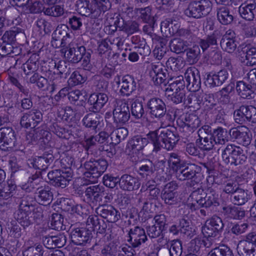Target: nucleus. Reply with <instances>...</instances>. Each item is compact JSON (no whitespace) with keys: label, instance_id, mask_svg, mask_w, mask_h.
<instances>
[{"label":"nucleus","instance_id":"nucleus-1","mask_svg":"<svg viewBox=\"0 0 256 256\" xmlns=\"http://www.w3.org/2000/svg\"><path fill=\"white\" fill-rule=\"evenodd\" d=\"M108 0H77L76 10L82 16L96 19L101 18L110 8Z\"/></svg>","mask_w":256,"mask_h":256},{"label":"nucleus","instance_id":"nucleus-2","mask_svg":"<svg viewBox=\"0 0 256 256\" xmlns=\"http://www.w3.org/2000/svg\"><path fill=\"white\" fill-rule=\"evenodd\" d=\"M148 136L152 142L156 150H159L160 147L167 150H172L178 140L176 132L165 128L151 132L148 134Z\"/></svg>","mask_w":256,"mask_h":256},{"label":"nucleus","instance_id":"nucleus-3","mask_svg":"<svg viewBox=\"0 0 256 256\" xmlns=\"http://www.w3.org/2000/svg\"><path fill=\"white\" fill-rule=\"evenodd\" d=\"M88 225H92L94 230H97V236L94 246H102L105 240H112L114 236L112 235V230L107 228V224L104 220L98 218V216H90L86 221Z\"/></svg>","mask_w":256,"mask_h":256},{"label":"nucleus","instance_id":"nucleus-4","mask_svg":"<svg viewBox=\"0 0 256 256\" xmlns=\"http://www.w3.org/2000/svg\"><path fill=\"white\" fill-rule=\"evenodd\" d=\"M148 112L152 118L161 120L164 118L169 122H172L174 116H172L166 112V105L164 102L158 98H152L148 100L146 102Z\"/></svg>","mask_w":256,"mask_h":256},{"label":"nucleus","instance_id":"nucleus-5","mask_svg":"<svg viewBox=\"0 0 256 256\" xmlns=\"http://www.w3.org/2000/svg\"><path fill=\"white\" fill-rule=\"evenodd\" d=\"M84 168L86 171L84 172L86 182L83 185L95 183L98 178L106 170L108 166V161H86Z\"/></svg>","mask_w":256,"mask_h":256},{"label":"nucleus","instance_id":"nucleus-6","mask_svg":"<svg viewBox=\"0 0 256 256\" xmlns=\"http://www.w3.org/2000/svg\"><path fill=\"white\" fill-rule=\"evenodd\" d=\"M212 3L210 0H193L184 10V14L194 18L207 16L211 11Z\"/></svg>","mask_w":256,"mask_h":256},{"label":"nucleus","instance_id":"nucleus-7","mask_svg":"<svg viewBox=\"0 0 256 256\" xmlns=\"http://www.w3.org/2000/svg\"><path fill=\"white\" fill-rule=\"evenodd\" d=\"M148 70L149 75L155 85L163 84L166 86V83L169 82L168 70L162 63H150L148 66Z\"/></svg>","mask_w":256,"mask_h":256},{"label":"nucleus","instance_id":"nucleus-8","mask_svg":"<svg viewBox=\"0 0 256 256\" xmlns=\"http://www.w3.org/2000/svg\"><path fill=\"white\" fill-rule=\"evenodd\" d=\"M73 172L70 170L68 172L56 170L50 172L48 178L50 183L56 187L66 188L72 180Z\"/></svg>","mask_w":256,"mask_h":256},{"label":"nucleus","instance_id":"nucleus-9","mask_svg":"<svg viewBox=\"0 0 256 256\" xmlns=\"http://www.w3.org/2000/svg\"><path fill=\"white\" fill-rule=\"evenodd\" d=\"M234 116L236 123L242 124L246 121L256 123V108L242 104L234 112Z\"/></svg>","mask_w":256,"mask_h":256},{"label":"nucleus","instance_id":"nucleus-10","mask_svg":"<svg viewBox=\"0 0 256 256\" xmlns=\"http://www.w3.org/2000/svg\"><path fill=\"white\" fill-rule=\"evenodd\" d=\"M168 162L174 171H180L178 178L181 180L194 178L196 176V174L200 170V168L196 164H190L184 168L182 169L183 166L180 164V161H168Z\"/></svg>","mask_w":256,"mask_h":256},{"label":"nucleus","instance_id":"nucleus-11","mask_svg":"<svg viewBox=\"0 0 256 256\" xmlns=\"http://www.w3.org/2000/svg\"><path fill=\"white\" fill-rule=\"evenodd\" d=\"M230 139L240 144L248 146L250 144L252 136L248 128L244 126L232 128L228 132Z\"/></svg>","mask_w":256,"mask_h":256},{"label":"nucleus","instance_id":"nucleus-12","mask_svg":"<svg viewBox=\"0 0 256 256\" xmlns=\"http://www.w3.org/2000/svg\"><path fill=\"white\" fill-rule=\"evenodd\" d=\"M16 142L14 131L12 128H0V149L6 151L13 148Z\"/></svg>","mask_w":256,"mask_h":256},{"label":"nucleus","instance_id":"nucleus-13","mask_svg":"<svg viewBox=\"0 0 256 256\" xmlns=\"http://www.w3.org/2000/svg\"><path fill=\"white\" fill-rule=\"evenodd\" d=\"M147 240V235L144 228L139 226H135L130 228L126 239L127 242L130 244L139 248Z\"/></svg>","mask_w":256,"mask_h":256},{"label":"nucleus","instance_id":"nucleus-14","mask_svg":"<svg viewBox=\"0 0 256 256\" xmlns=\"http://www.w3.org/2000/svg\"><path fill=\"white\" fill-rule=\"evenodd\" d=\"M187 88L191 92L198 91L200 88L201 80L199 71L194 67L188 68L184 73Z\"/></svg>","mask_w":256,"mask_h":256},{"label":"nucleus","instance_id":"nucleus-15","mask_svg":"<svg viewBox=\"0 0 256 256\" xmlns=\"http://www.w3.org/2000/svg\"><path fill=\"white\" fill-rule=\"evenodd\" d=\"M130 112L128 103L119 101L113 110V118L116 124H124L130 119Z\"/></svg>","mask_w":256,"mask_h":256},{"label":"nucleus","instance_id":"nucleus-16","mask_svg":"<svg viewBox=\"0 0 256 256\" xmlns=\"http://www.w3.org/2000/svg\"><path fill=\"white\" fill-rule=\"evenodd\" d=\"M92 237V231L86 228H74L70 232L71 241L76 245H82Z\"/></svg>","mask_w":256,"mask_h":256},{"label":"nucleus","instance_id":"nucleus-17","mask_svg":"<svg viewBox=\"0 0 256 256\" xmlns=\"http://www.w3.org/2000/svg\"><path fill=\"white\" fill-rule=\"evenodd\" d=\"M118 84L120 87V92L122 96H130L138 88L136 79L134 76L128 74L124 76Z\"/></svg>","mask_w":256,"mask_h":256},{"label":"nucleus","instance_id":"nucleus-18","mask_svg":"<svg viewBox=\"0 0 256 256\" xmlns=\"http://www.w3.org/2000/svg\"><path fill=\"white\" fill-rule=\"evenodd\" d=\"M96 212L109 222H116L120 218L118 211L110 205L100 206L96 208Z\"/></svg>","mask_w":256,"mask_h":256},{"label":"nucleus","instance_id":"nucleus-19","mask_svg":"<svg viewBox=\"0 0 256 256\" xmlns=\"http://www.w3.org/2000/svg\"><path fill=\"white\" fill-rule=\"evenodd\" d=\"M108 100L106 93H94L90 95L88 99V103L90 106V110L96 113L100 112Z\"/></svg>","mask_w":256,"mask_h":256},{"label":"nucleus","instance_id":"nucleus-20","mask_svg":"<svg viewBox=\"0 0 256 256\" xmlns=\"http://www.w3.org/2000/svg\"><path fill=\"white\" fill-rule=\"evenodd\" d=\"M228 73L226 70L223 69L211 74H208L206 78V84L210 87L220 86L228 79Z\"/></svg>","mask_w":256,"mask_h":256},{"label":"nucleus","instance_id":"nucleus-21","mask_svg":"<svg viewBox=\"0 0 256 256\" xmlns=\"http://www.w3.org/2000/svg\"><path fill=\"white\" fill-rule=\"evenodd\" d=\"M120 188L126 191H132L138 190L140 186V182L138 178L130 175L123 174L119 180Z\"/></svg>","mask_w":256,"mask_h":256},{"label":"nucleus","instance_id":"nucleus-22","mask_svg":"<svg viewBox=\"0 0 256 256\" xmlns=\"http://www.w3.org/2000/svg\"><path fill=\"white\" fill-rule=\"evenodd\" d=\"M16 218L24 229L28 228L33 224L31 216L29 214V205L22 204L20 205L16 214Z\"/></svg>","mask_w":256,"mask_h":256},{"label":"nucleus","instance_id":"nucleus-23","mask_svg":"<svg viewBox=\"0 0 256 256\" xmlns=\"http://www.w3.org/2000/svg\"><path fill=\"white\" fill-rule=\"evenodd\" d=\"M62 50V52L64 53V56L69 62L72 63H78L82 58V54H84L85 47L84 46H78L76 47L66 48V49Z\"/></svg>","mask_w":256,"mask_h":256},{"label":"nucleus","instance_id":"nucleus-24","mask_svg":"<svg viewBox=\"0 0 256 256\" xmlns=\"http://www.w3.org/2000/svg\"><path fill=\"white\" fill-rule=\"evenodd\" d=\"M182 126L190 132H194L200 125V118L194 114H186L182 117Z\"/></svg>","mask_w":256,"mask_h":256},{"label":"nucleus","instance_id":"nucleus-25","mask_svg":"<svg viewBox=\"0 0 256 256\" xmlns=\"http://www.w3.org/2000/svg\"><path fill=\"white\" fill-rule=\"evenodd\" d=\"M222 212L227 218L241 220L246 216V211L241 208L232 206H224Z\"/></svg>","mask_w":256,"mask_h":256},{"label":"nucleus","instance_id":"nucleus-26","mask_svg":"<svg viewBox=\"0 0 256 256\" xmlns=\"http://www.w3.org/2000/svg\"><path fill=\"white\" fill-rule=\"evenodd\" d=\"M44 182L42 178L38 174H33L28 178L26 184L22 186V188L28 192H30L36 190L38 191L40 188L44 186Z\"/></svg>","mask_w":256,"mask_h":256},{"label":"nucleus","instance_id":"nucleus-27","mask_svg":"<svg viewBox=\"0 0 256 256\" xmlns=\"http://www.w3.org/2000/svg\"><path fill=\"white\" fill-rule=\"evenodd\" d=\"M36 201L42 205H46L51 202L53 198V194L51 188L48 186L44 185L40 190L36 192Z\"/></svg>","mask_w":256,"mask_h":256},{"label":"nucleus","instance_id":"nucleus-28","mask_svg":"<svg viewBox=\"0 0 256 256\" xmlns=\"http://www.w3.org/2000/svg\"><path fill=\"white\" fill-rule=\"evenodd\" d=\"M238 11L242 18L252 21L254 19L256 13V3L242 4L239 7Z\"/></svg>","mask_w":256,"mask_h":256},{"label":"nucleus","instance_id":"nucleus-29","mask_svg":"<svg viewBox=\"0 0 256 256\" xmlns=\"http://www.w3.org/2000/svg\"><path fill=\"white\" fill-rule=\"evenodd\" d=\"M16 184L14 180L10 178L6 182L0 184V198L7 200L14 194Z\"/></svg>","mask_w":256,"mask_h":256},{"label":"nucleus","instance_id":"nucleus-30","mask_svg":"<svg viewBox=\"0 0 256 256\" xmlns=\"http://www.w3.org/2000/svg\"><path fill=\"white\" fill-rule=\"evenodd\" d=\"M205 194L206 192L202 188H198L192 192L189 198V200L192 202L188 204L192 210H196L202 207L204 200Z\"/></svg>","mask_w":256,"mask_h":256},{"label":"nucleus","instance_id":"nucleus-31","mask_svg":"<svg viewBox=\"0 0 256 256\" xmlns=\"http://www.w3.org/2000/svg\"><path fill=\"white\" fill-rule=\"evenodd\" d=\"M102 194H104V186L100 185L90 186L85 190V195L90 200L102 202Z\"/></svg>","mask_w":256,"mask_h":256},{"label":"nucleus","instance_id":"nucleus-32","mask_svg":"<svg viewBox=\"0 0 256 256\" xmlns=\"http://www.w3.org/2000/svg\"><path fill=\"white\" fill-rule=\"evenodd\" d=\"M250 199V195L247 190L238 188L233 194H231L230 200L235 205L242 206Z\"/></svg>","mask_w":256,"mask_h":256},{"label":"nucleus","instance_id":"nucleus-33","mask_svg":"<svg viewBox=\"0 0 256 256\" xmlns=\"http://www.w3.org/2000/svg\"><path fill=\"white\" fill-rule=\"evenodd\" d=\"M236 88L238 96L243 98L250 99L254 97V94L251 85L244 81L238 82Z\"/></svg>","mask_w":256,"mask_h":256},{"label":"nucleus","instance_id":"nucleus-34","mask_svg":"<svg viewBox=\"0 0 256 256\" xmlns=\"http://www.w3.org/2000/svg\"><path fill=\"white\" fill-rule=\"evenodd\" d=\"M216 16L220 22L224 25L230 24L234 20V16L230 14L229 8L226 6L218 8Z\"/></svg>","mask_w":256,"mask_h":256},{"label":"nucleus","instance_id":"nucleus-35","mask_svg":"<svg viewBox=\"0 0 256 256\" xmlns=\"http://www.w3.org/2000/svg\"><path fill=\"white\" fill-rule=\"evenodd\" d=\"M217 46V38L214 34L207 36L200 39L198 41V46L201 48L203 52L208 50V48H214Z\"/></svg>","mask_w":256,"mask_h":256},{"label":"nucleus","instance_id":"nucleus-36","mask_svg":"<svg viewBox=\"0 0 256 256\" xmlns=\"http://www.w3.org/2000/svg\"><path fill=\"white\" fill-rule=\"evenodd\" d=\"M180 26V23L176 20L171 19H167L161 23V30L165 32H168L169 34L172 36L178 33V30Z\"/></svg>","mask_w":256,"mask_h":256},{"label":"nucleus","instance_id":"nucleus-37","mask_svg":"<svg viewBox=\"0 0 256 256\" xmlns=\"http://www.w3.org/2000/svg\"><path fill=\"white\" fill-rule=\"evenodd\" d=\"M147 137L148 136H147ZM148 138H143L141 136H136L132 137L128 142V146L134 150L139 151L144 148L148 142Z\"/></svg>","mask_w":256,"mask_h":256},{"label":"nucleus","instance_id":"nucleus-38","mask_svg":"<svg viewBox=\"0 0 256 256\" xmlns=\"http://www.w3.org/2000/svg\"><path fill=\"white\" fill-rule=\"evenodd\" d=\"M82 122L86 127L95 130L100 122V116L94 112L87 114L84 116Z\"/></svg>","mask_w":256,"mask_h":256},{"label":"nucleus","instance_id":"nucleus-39","mask_svg":"<svg viewBox=\"0 0 256 256\" xmlns=\"http://www.w3.org/2000/svg\"><path fill=\"white\" fill-rule=\"evenodd\" d=\"M212 136L216 144H224L228 141L229 137L227 130L221 127L214 129Z\"/></svg>","mask_w":256,"mask_h":256},{"label":"nucleus","instance_id":"nucleus-40","mask_svg":"<svg viewBox=\"0 0 256 256\" xmlns=\"http://www.w3.org/2000/svg\"><path fill=\"white\" fill-rule=\"evenodd\" d=\"M208 256H234L232 250L226 245L222 244L210 250Z\"/></svg>","mask_w":256,"mask_h":256},{"label":"nucleus","instance_id":"nucleus-41","mask_svg":"<svg viewBox=\"0 0 256 256\" xmlns=\"http://www.w3.org/2000/svg\"><path fill=\"white\" fill-rule=\"evenodd\" d=\"M97 140L98 146L102 145V149L100 148L99 149L102 150L108 151V148L107 147L110 145L113 146V142L111 136L105 132H101L98 134L96 135Z\"/></svg>","mask_w":256,"mask_h":256},{"label":"nucleus","instance_id":"nucleus-42","mask_svg":"<svg viewBox=\"0 0 256 256\" xmlns=\"http://www.w3.org/2000/svg\"><path fill=\"white\" fill-rule=\"evenodd\" d=\"M188 46V42L180 38H174L170 42V50L176 54L185 51L187 49Z\"/></svg>","mask_w":256,"mask_h":256},{"label":"nucleus","instance_id":"nucleus-43","mask_svg":"<svg viewBox=\"0 0 256 256\" xmlns=\"http://www.w3.org/2000/svg\"><path fill=\"white\" fill-rule=\"evenodd\" d=\"M242 53L244 55L246 64L252 66L256 64V48L245 47L243 48Z\"/></svg>","mask_w":256,"mask_h":256},{"label":"nucleus","instance_id":"nucleus-44","mask_svg":"<svg viewBox=\"0 0 256 256\" xmlns=\"http://www.w3.org/2000/svg\"><path fill=\"white\" fill-rule=\"evenodd\" d=\"M120 19L118 18L110 17L107 18L104 22V31L108 34H113L120 26Z\"/></svg>","mask_w":256,"mask_h":256},{"label":"nucleus","instance_id":"nucleus-45","mask_svg":"<svg viewBox=\"0 0 256 256\" xmlns=\"http://www.w3.org/2000/svg\"><path fill=\"white\" fill-rule=\"evenodd\" d=\"M128 135V130L124 127L114 130L110 134L113 146L118 144L122 140H124Z\"/></svg>","mask_w":256,"mask_h":256},{"label":"nucleus","instance_id":"nucleus-46","mask_svg":"<svg viewBox=\"0 0 256 256\" xmlns=\"http://www.w3.org/2000/svg\"><path fill=\"white\" fill-rule=\"evenodd\" d=\"M237 250L240 256H256V246L238 242Z\"/></svg>","mask_w":256,"mask_h":256},{"label":"nucleus","instance_id":"nucleus-47","mask_svg":"<svg viewBox=\"0 0 256 256\" xmlns=\"http://www.w3.org/2000/svg\"><path fill=\"white\" fill-rule=\"evenodd\" d=\"M140 12L139 18H140L144 22L154 26L155 20L152 12L151 8L147 6L144 8H140Z\"/></svg>","mask_w":256,"mask_h":256},{"label":"nucleus","instance_id":"nucleus-48","mask_svg":"<svg viewBox=\"0 0 256 256\" xmlns=\"http://www.w3.org/2000/svg\"><path fill=\"white\" fill-rule=\"evenodd\" d=\"M218 194L210 190L208 192H206L202 207L208 208L212 206H218Z\"/></svg>","mask_w":256,"mask_h":256},{"label":"nucleus","instance_id":"nucleus-49","mask_svg":"<svg viewBox=\"0 0 256 256\" xmlns=\"http://www.w3.org/2000/svg\"><path fill=\"white\" fill-rule=\"evenodd\" d=\"M234 86L233 84H230L218 92V94L220 96V100L222 104H226L230 102V94L234 91Z\"/></svg>","mask_w":256,"mask_h":256},{"label":"nucleus","instance_id":"nucleus-50","mask_svg":"<svg viewBox=\"0 0 256 256\" xmlns=\"http://www.w3.org/2000/svg\"><path fill=\"white\" fill-rule=\"evenodd\" d=\"M169 81L172 80V78L168 80ZM168 87L166 88V92H173L176 88L179 89V91L184 90V81L182 76H179L176 78L172 82H168Z\"/></svg>","mask_w":256,"mask_h":256},{"label":"nucleus","instance_id":"nucleus-51","mask_svg":"<svg viewBox=\"0 0 256 256\" xmlns=\"http://www.w3.org/2000/svg\"><path fill=\"white\" fill-rule=\"evenodd\" d=\"M152 203L148 200L144 202L142 208L138 213V216L142 218V220L145 221L152 216Z\"/></svg>","mask_w":256,"mask_h":256},{"label":"nucleus","instance_id":"nucleus-52","mask_svg":"<svg viewBox=\"0 0 256 256\" xmlns=\"http://www.w3.org/2000/svg\"><path fill=\"white\" fill-rule=\"evenodd\" d=\"M187 60L190 64H195L199 60L200 49L198 46H194L186 49Z\"/></svg>","mask_w":256,"mask_h":256},{"label":"nucleus","instance_id":"nucleus-53","mask_svg":"<svg viewBox=\"0 0 256 256\" xmlns=\"http://www.w3.org/2000/svg\"><path fill=\"white\" fill-rule=\"evenodd\" d=\"M180 232L191 238L194 235V230L190 224V220L182 218L179 222Z\"/></svg>","mask_w":256,"mask_h":256},{"label":"nucleus","instance_id":"nucleus-54","mask_svg":"<svg viewBox=\"0 0 256 256\" xmlns=\"http://www.w3.org/2000/svg\"><path fill=\"white\" fill-rule=\"evenodd\" d=\"M22 30L18 28L14 27L11 30L6 31L2 36L3 41L8 44L14 42L17 34L22 32Z\"/></svg>","mask_w":256,"mask_h":256},{"label":"nucleus","instance_id":"nucleus-55","mask_svg":"<svg viewBox=\"0 0 256 256\" xmlns=\"http://www.w3.org/2000/svg\"><path fill=\"white\" fill-rule=\"evenodd\" d=\"M29 214L31 216L33 224L36 222L40 224L42 221L43 216V210L42 207L34 208L32 206L29 205Z\"/></svg>","mask_w":256,"mask_h":256},{"label":"nucleus","instance_id":"nucleus-56","mask_svg":"<svg viewBox=\"0 0 256 256\" xmlns=\"http://www.w3.org/2000/svg\"><path fill=\"white\" fill-rule=\"evenodd\" d=\"M44 250L40 244L28 246L23 252L24 256H43Z\"/></svg>","mask_w":256,"mask_h":256},{"label":"nucleus","instance_id":"nucleus-57","mask_svg":"<svg viewBox=\"0 0 256 256\" xmlns=\"http://www.w3.org/2000/svg\"><path fill=\"white\" fill-rule=\"evenodd\" d=\"M30 0H26V2H22L20 6H26L28 8V12L30 13L38 14L42 12L44 10L43 4L40 1H35L34 2L30 3Z\"/></svg>","mask_w":256,"mask_h":256},{"label":"nucleus","instance_id":"nucleus-58","mask_svg":"<svg viewBox=\"0 0 256 256\" xmlns=\"http://www.w3.org/2000/svg\"><path fill=\"white\" fill-rule=\"evenodd\" d=\"M132 114L136 119H140L144 114L143 105L142 102L136 100L132 103L131 106Z\"/></svg>","mask_w":256,"mask_h":256},{"label":"nucleus","instance_id":"nucleus-59","mask_svg":"<svg viewBox=\"0 0 256 256\" xmlns=\"http://www.w3.org/2000/svg\"><path fill=\"white\" fill-rule=\"evenodd\" d=\"M50 225L52 229L60 230H62L64 218L62 214L54 213L50 218Z\"/></svg>","mask_w":256,"mask_h":256},{"label":"nucleus","instance_id":"nucleus-60","mask_svg":"<svg viewBox=\"0 0 256 256\" xmlns=\"http://www.w3.org/2000/svg\"><path fill=\"white\" fill-rule=\"evenodd\" d=\"M166 64L168 68L174 71H178L182 68L184 66L182 59L180 57L170 58L166 61Z\"/></svg>","mask_w":256,"mask_h":256},{"label":"nucleus","instance_id":"nucleus-61","mask_svg":"<svg viewBox=\"0 0 256 256\" xmlns=\"http://www.w3.org/2000/svg\"><path fill=\"white\" fill-rule=\"evenodd\" d=\"M202 141L198 144L199 147L204 150H210L216 144L212 134H207L206 137L202 138Z\"/></svg>","mask_w":256,"mask_h":256},{"label":"nucleus","instance_id":"nucleus-62","mask_svg":"<svg viewBox=\"0 0 256 256\" xmlns=\"http://www.w3.org/2000/svg\"><path fill=\"white\" fill-rule=\"evenodd\" d=\"M177 192H170L162 190L161 197L164 202L169 205L175 204L177 203Z\"/></svg>","mask_w":256,"mask_h":256},{"label":"nucleus","instance_id":"nucleus-63","mask_svg":"<svg viewBox=\"0 0 256 256\" xmlns=\"http://www.w3.org/2000/svg\"><path fill=\"white\" fill-rule=\"evenodd\" d=\"M86 80V78L82 76L78 71L74 72L68 78V82L69 86H76L84 83Z\"/></svg>","mask_w":256,"mask_h":256},{"label":"nucleus","instance_id":"nucleus-64","mask_svg":"<svg viewBox=\"0 0 256 256\" xmlns=\"http://www.w3.org/2000/svg\"><path fill=\"white\" fill-rule=\"evenodd\" d=\"M8 235L12 237L18 238L22 236V230L15 222H10L7 224Z\"/></svg>","mask_w":256,"mask_h":256}]
</instances>
